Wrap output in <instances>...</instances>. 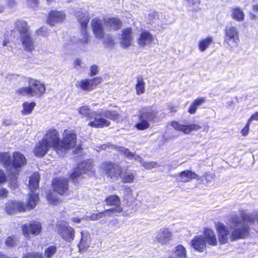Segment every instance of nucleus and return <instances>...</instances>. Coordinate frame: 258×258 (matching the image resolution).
I'll use <instances>...</instances> for the list:
<instances>
[{
  "label": "nucleus",
  "instance_id": "f257e3e1",
  "mask_svg": "<svg viewBox=\"0 0 258 258\" xmlns=\"http://www.w3.org/2000/svg\"><path fill=\"white\" fill-rule=\"evenodd\" d=\"M240 216L241 218L238 215L232 216L230 218L229 227L221 222L216 224V230L221 244L226 243L229 239L235 241L244 238L249 232V227L246 223L250 225L256 221L258 223V210L251 214L241 213Z\"/></svg>",
  "mask_w": 258,
  "mask_h": 258
},
{
  "label": "nucleus",
  "instance_id": "f03ea898",
  "mask_svg": "<svg viewBox=\"0 0 258 258\" xmlns=\"http://www.w3.org/2000/svg\"><path fill=\"white\" fill-rule=\"evenodd\" d=\"M78 110L81 115L88 119L94 118L93 120L88 123V125L95 128H102L110 124V121L104 117L114 121H119L120 117V114L115 111L101 109L93 111L86 105L79 107Z\"/></svg>",
  "mask_w": 258,
  "mask_h": 258
},
{
  "label": "nucleus",
  "instance_id": "7ed1b4c3",
  "mask_svg": "<svg viewBox=\"0 0 258 258\" xmlns=\"http://www.w3.org/2000/svg\"><path fill=\"white\" fill-rule=\"evenodd\" d=\"M0 163L6 168L8 178L12 180L11 188L15 189L17 186L16 179L20 168L26 163L24 155L19 152L13 153L12 158L9 153H0Z\"/></svg>",
  "mask_w": 258,
  "mask_h": 258
},
{
  "label": "nucleus",
  "instance_id": "20e7f679",
  "mask_svg": "<svg viewBox=\"0 0 258 258\" xmlns=\"http://www.w3.org/2000/svg\"><path fill=\"white\" fill-rule=\"evenodd\" d=\"M28 86L19 88L16 93L22 96L28 95L30 97L38 96L43 95L46 91L44 84L40 81L32 78H28Z\"/></svg>",
  "mask_w": 258,
  "mask_h": 258
},
{
  "label": "nucleus",
  "instance_id": "39448f33",
  "mask_svg": "<svg viewBox=\"0 0 258 258\" xmlns=\"http://www.w3.org/2000/svg\"><path fill=\"white\" fill-rule=\"evenodd\" d=\"M38 199L37 194L32 193L30 194L29 202L27 205L21 202L9 201L6 204V212L8 214H13L17 211L24 212L33 209L36 206Z\"/></svg>",
  "mask_w": 258,
  "mask_h": 258
},
{
  "label": "nucleus",
  "instance_id": "423d86ee",
  "mask_svg": "<svg viewBox=\"0 0 258 258\" xmlns=\"http://www.w3.org/2000/svg\"><path fill=\"white\" fill-rule=\"evenodd\" d=\"M75 14L81 26L82 30L80 34L77 36V40H74L73 43L85 44L88 43L89 41L87 27L90 17L87 12H83L79 10H77Z\"/></svg>",
  "mask_w": 258,
  "mask_h": 258
},
{
  "label": "nucleus",
  "instance_id": "0eeeda50",
  "mask_svg": "<svg viewBox=\"0 0 258 258\" xmlns=\"http://www.w3.org/2000/svg\"><path fill=\"white\" fill-rule=\"evenodd\" d=\"M157 112L150 108H145L140 111L138 114L139 121L135 125L139 130H145L150 127V122L156 117Z\"/></svg>",
  "mask_w": 258,
  "mask_h": 258
},
{
  "label": "nucleus",
  "instance_id": "6e6552de",
  "mask_svg": "<svg viewBox=\"0 0 258 258\" xmlns=\"http://www.w3.org/2000/svg\"><path fill=\"white\" fill-rule=\"evenodd\" d=\"M92 168L91 160L84 161L78 165L77 168L71 174L70 177L75 183H78L84 174L91 175L93 174Z\"/></svg>",
  "mask_w": 258,
  "mask_h": 258
},
{
  "label": "nucleus",
  "instance_id": "1a4fd4ad",
  "mask_svg": "<svg viewBox=\"0 0 258 258\" xmlns=\"http://www.w3.org/2000/svg\"><path fill=\"white\" fill-rule=\"evenodd\" d=\"M42 139L51 149H54L57 153L59 152L60 135L59 132L54 128H49Z\"/></svg>",
  "mask_w": 258,
  "mask_h": 258
},
{
  "label": "nucleus",
  "instance_id": "9d476101",
  "mask_svg": "<svg viewBox=\"0 0 258 258\" xmlns=\"http://www.w3.org/2000/svg\"><path fill=\"white\" fill-rule=\"evenodd\" d=\"M239 42V31L233 26H228L225 28V36L224 43L230 48L237 47Z\"/></svg>",
  "mask_w": 258,
  "mask_h": 258
},
{
  "label": "nucleus",
  "instance_id": "9b49d317",
  "mask_svg": "<svg viewBox=\"0 0 258 258\" xmlns=\"http://www.w3.org/2000/svg\"><path fill=\"white\" fill-rule=\"evenodd\" d=\"M105 204L108 206H112V208L105 210L107 212V214L108 217H111L117 215L123 211V208L121 206V201L120 198L116 195H111L108 196L105 199Z\"/></svg>",
  "mask_w": 258,
  "mask_h": 258
},
{
  "label": "nucleus",
  "instance_id": "f8f14e48",
  "mask_svg": "<svg viewBox=\"0 0 258 258\" xmlns=\"http://www.w3.org/2000/svg\"><path fill=\"white\" fill-rule=\"evenodd\" d=\"M101 168L102 172L113 180H117L121 173V167L110 162H103L101 165Z\"/></svg>",
  "mask_w": 258,
  "mask_h": 258
},
{
  "label": "nucleus",
  "instance_id": "ddd939ff",
  "mask_svg": "<svg viewBox=\"0 0 258 258\" xmlns=\"http://www.w3.org/2000/svg\"><path fill=\"white\" fill-rule=\"evenodd\" d=\"M101 82V77L81 79L77 82L76 86L84 91L90 92L95 89Z\"/></svg>",
  "mask_w": 258,
  "mask_h": 258
},
{
  "label": "nucleus",
  "instance_id": "4468645a",
  "mask_svg": "<svg viewBox=\"0 0 258 258\" xmlns=\"http://www.w3.org/2000/svg\"><path fill=\"white\" fill-rule=\"evenodd\" d=\"M76 135L74 133L70 131H65L63 139L59 143V152L73 148L76 145Z\"/></svg>",
  "mask_w": 258,
  "mask_h": 258
},
{
  "label": "nucleus",
  "instance_id": "2eb2a0df",
  "mask_svg": "<svg viewBox=\"0 0 258 258\" xmlns=\"http://www.w3.org/2000/svg\"><path fill=\"white\" fill-rule=\"evenodd\" d=\"M41 223L33 221L24 225L22 227V231L26 237L30 238L31 236L39 235L41 231Z\"/></svg>",
  "mask_w": 258,
  "mask_h": 258
},
{
  "label": "nucleus",
  "instance_id": "dca6fc26",
  "mask_svg": "<svg viewBox=\"0 0 258 258\" xmlns=\"http://www.w3.org/2000/svg\"><path fill=\"white\" fill-rule=\"evenodd\" d=\"M172 233L167 228H161L156 233L154 241L162 245H167L172 239Z\"/></svg>",
  "mask_w": 258,
  "mask_h": 258
},
{
  "label": "nucleus",
  "instance_id": "f3484780",
  "mask_svg": "<svg viewBox=\"0 0 258 258\" xmlns=\"http://www.w3.org/2000/svg\"><path fill=\"white\" fill-rule=\"evenodd\" d=\"M170 125L175 130L181 132L185 134H188L192 131H198L201 128V126L198 124H181L176 121H172Z\"/></svg>",
  "mask_w": 258,
  "mask_h": 258
},
{
  "label": "nucleus",
  "instance_id": "a211bd4d",
  "mask_svg": "<svg viewBox=\"0 0 258 258\" xmlns=\"http://www.w3.org/2000/svg\"><path fill=\"white\" fill-rule=\"evenodd\" d=\"M53 189L59 195H65L68 190V181L64 177L56 178L53 181Z\"/></svg>",
  "mask_w": 258,
  "mask_h": 258
},
{
  "label": "nucleus",
  "instance_id": "6ab92c4d",
  "mask_svg": "<svg viewBox=\"0 0 258 258\" xmlns=\"http://www.w3.org/2000/svg\"><path fill=\"white\" fill-rule=\"evenodd\" d=\"M119 39V43L122 47L127 48L132 45L134 40L132 29L131 28L123 29Z\"/></svg>",
  "mask_w": 258,
  "mask_h": 258
},
{
  "label": "nucleus",
  "instance_id": "aec40b11",
  "mask_svg": "<svg viewBox=\"0 0 258 258\" xmlns=\"http://www.w3.org/2000/svg\"><path fill=\"white\" fill-rule=\"evenodd\" d=\"M103 20L94 18L91 21L93 32L96 37L102 39L104 37Z\"/></svg>",
  "mask_w": 258,
  "mask_h": 258
},
{
  "label": "nucleus",
  "instance_id": "412c9836",
  "mask_svg": "<svg viewBox=\"0 0 258 258\" xmlns=\"http://www.w3.org/2000/svg\"><path fill=\"white\" fill-rule=\"evenodd\" d=\"M174 177L178 182L186 183L196 179L198 176L196 173L189 170H186L174 175Z\"/></svg>",
  "mask_w": 258,
  "mask_h": 258
},
{
  "label": "nucleus",
  "instance_id": "4be33fe9",
  "mask_svg": "<svg viewBox=\"0 0 258 258\" xmlns=\"http://www.w3.org/2000/svg\"><path fill=\"white\" fill-rule=\"evenodd\" d=\"M58 231L61 237L65 241L71 242L74 239L75 232L72 227L64 225L60 227Z\"/></svg>",
  "mask_w": 258,
  "mask_h": 258
},
{
  "label": "nucleus",
  "instance_id": "5701e85b",
  "mask_svg": "<svg viewBox=\"0 0 258 258\" xmlns=\"http://www.w3.org/2000/svg\"><path fill=\"white\" fill-rule=\"evenodd\" d=\"M154 40V37L151 33L147 31L142 32L137 39L138 44L141 47L151 45Z\"/></svg>",
  "mask_w": 258,
  "mask_h": 258
},
{
  "label": "nucleus",
  "instance_id": "b1692460",
  "mask_svg": "<svg viewBox=\"0 0 258 258\" xmlns=\"http://www.w3.org/2000/svg\"><path fill=\"white\" fill-rule=\"evenodd\" d=\"M50 149V147L41 139L36 144L33 152L36 156L42 157Z\"/></svg>",
  "mask_w": 258,
  "mask_h": 258
},
{
  "label": "nucleus",
  "instance_id": "393cba45",
  "mask_svg": "<svg viewBox=\"0 0 258 258\" xmlns=\"http://www.w3.org/2000/svg\"><path fill=\"white\" fill-rule=\"evenodd\" d=\"M137 174V172L134 170L128 169L124 171L121 170V173L119 176V178L124 183H131L134 182Z\"/></svg>",
  "mask_w": 258,
  "mask_h": 258
},
{
  "label": "nucleus",
  "instance_id": "a878e982",
  "mask_svg": "<svg viewBox=\"0 0 258 258\" xmlns=\"http://www.w3.org/2000/svg\"><path fill=\"white\" fill-rule=\"evenodd\" d=\"M65 19V15L62 12L51 11L48 18V24L54 26L56 23L62 22Z\"/></svg>",
  "mask_w": 258,
  "mask_h": 258
},
{
  "label": "nucleus",
  "instance_id": "bb28decb",
  "mask_svg": "<svg viewBox=\"0 0 258 258\" xmlns=\"http://www.w3.org/2000/svg\"><path fill=\"white\" fill-rule=\"evenodd\" d=\"M203 237L206 244H208L211 246H216L218 242L214 231L210 229L206 228L204 231Z\"/></svg>",
  "mask_w": 258,
  "mask_h": 258
},
{
  "label": "nucleus",
  "instance_id": "cd10ccee",
  "mask_svg": "<svg viewBox=\"0 0 258 258\" xmlns=\"http://www.w3.org/2000/svg\"><path fill=\"white\" fill-rule=\"evenodd\" d=\"M21 41L25 49L31 51L34 48V41L31 37L30 33L21 36Z\"/></svg>",
  "mask_w": 258,
  "mask_h": 258
},
{
  "label": "nucleus",
  "instance_id": "c85d7f7f",
  "mask_svg": "<svg viewBox=\"0 0 258 258\" xmlns=\"http://www.w3.org/2000/svg\"><path fill=\"white\" fill-rule=\"evenodd\" d=\"M81 239L78 245L80 251H84L89 247L91 240L90 234L86 231L81 232Z\"/></svg>",
  "mask_w": 258,
  "mask_h": 258
},
{
  "label": "nucleus",
  "instance_id": "c756f323",
  "mask_svg": "<svg viewBox=\"0 0 258 258\" xmlns=\"http://www.w3.org/2000/svg\"><path fill=\"white\" fill-rule=\"evenodd\" d=\"M168 258H186V249L182 245H178L169 254Z\"/></svg>",
  "mask_w": 258,
  "mask_h": 258
},
{
  "label": "nucleus",
  "instance_id": "7c9ffc66",
  "mask_svg": "<svg viewBox=\"0 0 258 258\" xmlns=\"http://www.w3.org/2000/svg\"><path fill=\"white\" fill-rule=\"evenodd\" d=\"M113 147H114V148H116L117 149V151H118L119 152L122 153L124 155H125L127 158L131 159H134L136 161H137L141 163L142 164L143 163V160L141 158V157H140L138 155H136L133 153L130 152V151L128 149L124 148L122 147H116L115 146H112Z\"/></svg>",
  "mask_w": 258,
  "mask_h": 258
},
{
  "label": "nucleus",
  "instance_id": "2f4dec72",
  "mask_svg": "<svg viewBox=\"0 0 258 258\" xmlns=\"http://www.w3.org/2000/svg\"><path fill=\"white\" fill-rule=\"evenodd\" d=\"M191 245L195 249L203 251L206 247V242L203 236L199 235L195 237L191 241Z\"/></svg>",
  "mask_w": 258,
  "mask_h": 258
},
{
  "label": "nucleus",
  "instance_id": "473e14b6",
  "mask_svg": "<svg viewBox=\"0 0 258 258\" xmlns=\"http://www.w3.org/2000/svg\"><path fill=\"white\" fill-rule=\"evenodd\" d=\"M39 179V174L37 172L34 173L30 176L28 186L31 192H34L38 188Z\"/></svg>",
  "mask_w": 258,
  "mask_h": 258
},
{
  "label": "nucleus",
  "instance_id": "72a5a7b5",
  "mask_svg": "<svg viewBox=\"0 0 258 258\" xmlns=\"http://www.w3.org/2000/svg\"><path fill=\"white\" fill-rule=\"evenodd\" d=\"M103 21L111 29L117 30L120 27L121 22L119 19L116 18L106 17L103 19Z\"/></svg>",
  "mask_w": 258,
  "mask_h": 258
},
{
  "label": "nucleus",
  "instance_id": "f704fd0d",
  "mask_svg": "<svg viewBox=\"0 0 258 258\" xmlns=\"http://www.w3.org/2000/svg\"><path fill=\"white\" fill-rule=\"evenodd\" d=\"M15 28L19 31L20 36L29 33V30L26 22L18 20L15 22Z\"/></svg>",
  "mask_w": 258,
  "mask_h": 258
},
{
  "label": "nucleus",
  "instance_id": "c9c22d12",
  "mask_svg": "<svg viewBox=\"0 0 258 258\" xmlns=\"http://www.w3.org/2000/svg\"><path fill=\"white\" fill-rule=\"evenodd\" d=\"M206 102L205 97L197 98L191 103L188 110V112L190 114H195L196 112L197 108Z\"/></svg>",
  "mask_w": 258,
  "mask_h": 258
},
{
  "label": "nucleus",
  "instance_id": "e433bc0d",
  "mask_svg": "<svg viewBox=\"0 0 258 258\" xmlns=\"http://www.w3.org/2000/svg\"><path fill=\"white\" fill-rule=\"evenodd\" d=\"M231 16L235 20L240 22L244 20V14L241 9L236 7L232 9Z\"/></svg>",
  "mask_w": 258,
  "mask_h": 258
},
{
  "label": "nucleus",
  "instance_id": "4c0bfd02",
  "mask_svg": "<svg viewBox=\"0 0 258 258\" xmlns=\"http://www.w3.org/2000/svg\"><path fill=\"white\" fill-rule=\"evenodd\" d=\"M213 42V38L208 37L206 38L201 39L198 43L199 49L201 52L205 51Z\"/></svg>",
  "mask_w": 258,
  "mask_h": 258
},
{
  "label": "nucleus",
  "instance_id": "58836bf2",
  "mask_svg": "<svg viewBox=\"0 0 258 258\" xmlns=\"http://www.w3.org/2000/svg\"><path fill=\"white\" fill-rule=\"evenodd\" d=\"M136 90L138 95L144 94L145 92V83L141 77H137Z\"/></svg>",
  "mask_w": 258,
  "mask_h": 258
},
{
  "label": "nucleus",
  "instance_id": "ea45409f",
  "mask_svg": "<svg viewBox=\"0 0 258 258\" xmlns=\"http://www.w3.org/2000/svg\"><path fill=\"white\" fill-rule=\"evenodd\" d=\"M107 212H105V211L99 212L96 214H92L90 216H85L82 218V219H84L85 220H91V221H95L98 220L103 217H108V214H107Z\"/></svg>",
  "mask_w": 258,
  "mask_h": 258
},
{
  "label": "nucleus",
  "instance_id": "a19ab883",
  "mask_svg": "<svg viewBox=\"0 0 258 258\" xmlns=\"http://www.w3.org/2000/svg\"><path fill=\"white\" fill-rule=\"evenodd\" d=\"M36 104L34 102H25L23 104V109L21 113L23 115H28L30 114L34 109Z\"/></svg>",
  "mask_w": 258,
  "mask_h": 258
},
{
  "label": "nucleus",
  "instance_id": "79ce46f5",
  "mask_svg": "<svg viewBox=\"0 0 258 258\" xmlns=\"http://www.w3.org/2000/svg\"><path fill=\"white\" fill-rule=\"evenodd\" d=\"M56 247L51 245L46 248L44 252V257L51 258L56 252Z\"/></svg>",
  "mask_w": 258,
  "mask_h": 258
},
{
  "label": "nucleus",
  "instance_id": "37998d69",
  "mask_svg": "<svg viewBox=\"0 0 258 258\" xmlns=\"http://www.w3.org/2000/svg\"><path fill=\"white\" fill-rule=\"evenodd\" d=\"M46 198L50 204L57 205L61 202L60 199L53 192L48 194Z\"/></svg>",
  "mask_w": 258,
  "mask_h": 258
},
{
  "label": "nucleus",
  "instance_id": "c03bdc74",
  "mask_svg": "<svg viewBox=\"0 0 258 258\" xmlns=\"http://www.w3.org/2000/svg\"><path fill=\"white\" fill-rule=\"evenodd\" d=\"M21 258H44L42 253L36 251L28 252L23 254Z\"/></svg>",
  "mask_w": 258,
  "mask_h": 258
},
{
  "label": "nucleus",
  "instance_id": "a18cd8bd",
  "mask_svg": "<svg viewBox=\"0 0 258 258\" xmlns=\"http://www.w3.org/2000/svg\"><path fill=\"white\" fill-rule=\"evenodd\" d=\"M124 199L126 200H131L134 198L133 190L131 187H126L124 189Z\"/></svg>",
  "mask_w": 258,
  "mask_h": 258
},
{
  "label": "nucleus",
  "instance_id": "49530a36",
  "mask_svg": "<svg viewBox=\"0 0 258 258\" xmlns=\"http://www.w3.org/2000/svg\"><path fill=\"white\" fill-rule=\"evenodd\" d=\"M18 240L13 236H10L6 240V244L8 246H14L17 245Z\"/></svg>",
  "mask_w": 258,
  "mask_h": 258
},
{
  "label": "nucleus",
  "instance_id": "de8ad7c7",
  "mask_svg": "<svg viewBox=\"0 0 258 258\" xmlns=\"http://www.w3.org/2000/svg\"><path fill=\"white\" fill-rule=\"evenodd\" d=\"M142 166L147 169H151L157 167V163L155 162H143Z\"/></svg>",
  "mask_w": 258,
  "mask_h": 258
},
{
  "label": "nucleus",
  "instance_id": "09e8293b",
  "mask_svg": "<svg viewBox=\"0 0 258 258\" xmlns=\"http://www.w3.org/2000/svg\"><path fill=\"white\" fill-rule=\"evenodd\" d=\"M102 39H103V42L105 44H106L109 46H111V45H113V44H114L113 40L109 35H107L106 37H105L104 36V37Z\"/></svg>",
  "mask_w": 258,
  "mask_h": 258
},
{
  "label": "nucleus",
  "instance_id": "8fccbe9b",
  "mask_svg": "<svg viewBox=\"0 0 258 258\" xmlns=\"http://www.w3.org/2000/svg\"><path fill=\"white\" fill-rule=\"evenodd\" d=\"M250 124L251 123L247 121L246 125L243 127L242 130H241V134L243 136L245 137L248 134L249 131V126Z\"/></svg>",
  "mask_w": 258,
  "mask_h": 258
},
{
  "label": "nucleus",
  "instance_id": "3c124183",
  "mask_svg": "<svg viewBox=\"0 0 258 258\" xmlns=\"http://www.w3.org/2000/svg\"><path fill=\"white\" fill-rule=\"evenodd\" d=\"M252 11L254 14H250V18L255 19L258 18V4L254 5L252 6Z\"/></svg>",
  "mask_w": 258,
  "mask_h": 258
},
{
  "label": "nucleus",
  "instance_id": "603ef678",
  "mask_svg": "<svg viewBox=\"0 0 258 258\" xmlns=\"http://www.w3.org/2000/svg\"><path fill=\"white\" fill-rule=\"evenodd\" d=\"M90 76H93L98 73V68L96 65H93L90 67Z\"/></svg>",
  "mask_w": 258,
  "mask_h": 258
},
{
  "label": "nucleus",
  "instance_id": "864d4df0",
  "mask_svg": "<svg viewBox=\"0 0 258 258\" xmlns=\"http://www.w3.org/2000/svg\"><path fill=\"white\" fill-rule=\"evenodd\" d=\"M9 191L6 188H0V198H6L8 195Z\"/></svg>",
  "mask_w": 258,
  "mask_h": 258
},
{
  "label": "nucleus",
  "instance_id": "5fc2aeb1",
  "mask_svg": "<svg viewBox=\"0 0 258 258\" xmlns=\"http://www.w3.org/2000/svg\"><path fill=\"white\" fill-rule=\"evenodd\" d=\"M38 0H27V4L32 8H34L37 5Z\"/></svg>",
  "mask_w": 258,
  "mask_h": 258
},
{
  "label": "nucleus",
  "instance_id": "6e6d98bb",
  "mask_svg": "<svg viewBox=\"0 0 258 258\" xmlns=\"http://www.w3.org/2000/svg\"><path fill=\"white\" fill-rule=\"evenodd\" d=\"M7 180V177L4 172L2 170H0V183H3Z\"/></svg>",
  "mask_w": 258,
  "mask_h": 258
},
{
  "label": "nucleus",
  "instance_id": "4d7b16f0",
  "mask_svg": "<svg viewBox=\"0 0 258 258\" xmlns=\"http://www.w3.org/2000/svg\"><path fill=\"white\" fill-rule=\"evenodd\" d=\"M253 120H258V112L253 114L247 121L251 123Z\"/></svg>",
  "mask_w": 258,
  "mask_h": 258
},
{
  "label": "nucleus",
  "instance_id": "13d9d810",
  "mask_svg": "<svg viewBox=\"0 0 258 258\" xmlns=\"http://www.w3.org/2000/svg\"><path fill=\"white\" fill-rule=\"evenodd\" d=\"M38 34L40 35L45 36L47 34V32H46V29L44 27H41L40 28L38 31Z\"/></svg>",
  "mask_w": 258,
  "mask_h": 258
},
{
  "label": "nucleus",
  "instance_id": "bf43d9fd",
  "mask_svg": "<svg viewBox=\"0 0 258 258\" xmlns=\"http://www.w3.org/2000/svg\"><path fill=\"white\" fill-rule=\"evenodd\" d=\"M73 64L74 67L78 69L79 67H81V61L80 59L77 58L74 60Z\"/></svg>",
  "mask_w": 258,
  "mask_h": 258
},
{
  "label": "nucleus",
  "instance_id": "052dcab7",
  "mask_svg": "<svg viewBox=\"0 0 258 258\" xmlns=\"http://www.w3.org/2000/svg\"><path fill=\"white\" fill-rule=\"evenodd\" d=\"M189 5L194 6L199 3V0H185Z\"/></svg>",
  "mask_w": 258,
  "mask_h": 258
},
{
  "label": "nucleus",
  "instance_id": "680f3d73",
  "mask_svg": "<svg viewBox=\"0 0 258 258\" xmlns=\"http://www.w3.org/2000/svg\"><path fill=\"white\" fill-rule=\"evenodd\" d=\"M72 221L74 223H78L81 221V219L79 218H73L72 219Z\"/></svg>",
  "mask_w": 258,
  "mask_h": 258
},
{
  "label": "nucleus",
  "instance_id": "e2e57ef3",
  "mask_svg": "<svg viewBox=\"0 0 258 258\" xmlns=\"http://www.w3.org/2000/svg\"><path fill=\"white\" fill-rule=\"evenodd\" d=\"M0 258H18L17 257H9L8 256H7L6 255H5V254H3V253H0Z\"/></svg>",
  "mask_w": 258,
  "mask_h": 258
},
{
  "label": "nucleus",
  "instance_id": "0e129e2a",
  "mask_svg": "<svg viewBox=\"0 0 258 258\" xmlns=\"http://www.w3.org/2000/svg\"><path fill=\"white\" fill-rule=\"evenodd\" d=\"M4 10V7L3 6L0 5V13L3 12Z\"/></svg>",
  "mask_w": 258,
  "mask_h": 258
},
{
  "label": "nucleus",
  "instance_id": "69168bd1",
  "mask_svg": "<svg viewBox=\"0 0 258 258\" xmlns=\"http://www.w3.org/2000/svg\"><path fill=\"white\" fill-rule=\"evenodd\" d=\"M8 42H9L8 41H6V40L4 41V42H3V45L4 46H6L8 44Z\"/></svg>",
  "mask_w": 258,
  "mask_h": 258
},
{
  "label": "nucleus",
  "instance_id": "338daca9",
  "mask_svg": "<svg viewBox=\"0 0 258 258\" xmlns=\"http://www.w3.org/2000/svg\"><path fill=\"white\" fill-rule=\"evenodd\" d=\"M106 145H103L102 146L101 148H102L103 149H106Z\"/></svg>",
  "mask_w": 258,
  "mask_h": 258
},
{
  "label": "nucleus",
  "instance_id": "774afa93",
  "mask_svg": "<svg viewBox=\"0 0 258 258\" xmlns=\"http://www.w3.org/2000/svg\"><path fill=\"white\" fill-rule=\"evenodd\" d=\"M11 2H12V4L14 3V0H10V3H11Z\"/></svg>",
  "mask_w": 258,
  "mask_h": 258
}]
</instances>
